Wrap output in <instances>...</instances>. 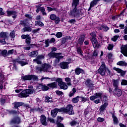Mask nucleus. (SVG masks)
Masks as SVG:
<instances>
[{
  "mask_svg": "<svg viewBox=\"0 0 127 127\" xmlns=\"http://www.w3.org/2000/svg\"><path fill=\"white\" fill-rule=\"evenodd\" d=\"M110 114H112V117L113 120L114 124L118 125L119 124V119H118V118L115 116V111L113 113L112 112H111Z\"/></svg>",
  "mask_w": 127,
  "mask_h": 127,
  "instance_id": "nucleus-23",
  "label": "nucleus"
},
{
  "mask_svg": "<svg viewBox=\"0 0 127 127\" xmlns=\"http://www.w3.org/2000/svg\"><path fill=\"white\" fill-rule=\"evenodd\" d=\"M57 112L58 113H68V115L72 116L75 113H74V110H73V105L72 104H69L66 106V108H61L60 109L55 108Z\"/></svg>",
  "mask_w": 127,
  "mask_h": 127,
  "instance_id": "nucleus-3",
  "label": "nucleus"
},
{
  "mask_svg": "<svg viewBox=\"0 0 127 127\" xmlns=\"http://www.w3.org/2000/svg\"><path fill=\"white\" fill-rule=\"evenodd\" d=\"M113 48H114V44H109L108 46L107 47L108 50H109V51H111V50H113Z\"/></svg>",
  "mask_w": 127,
  "mask_h": 127,
  "instance_id": "nucleus-50",
  "label": "nucleus"
},
{
  "mask_svg": "<svg viewBox=\"0 0 127 127\" xmlns=\"http://www.w3.org/2000/svg\"><path fill=\"white\" fill-rule=\"evenodd\" d=\"M76 90L75 88H73L72 89V91L69 92V94L68 95V97L69 98H72L74 95H75V93H76Z\"/></svg>",
  "mask_w": 127,
  "mask_h": 127,
  "instance_id": "nucleus-32",
  "label": "nucleus"
},
{
  "mask_svg": "<svg viewBox=\"0 0 127 127\" xmlns=\"http://www.w3.org/2000/svg\"><path fill=\"white\" fill-rule=\"evenodd\" d=\"M90 41L92 43V45L94 48H99L100 47V44L97 40V38L90 39Z\"/></svg>",
  "mask_w": 127,
  "mask_h": 127,
  "instance_id": "nucleus-15",
  "label": "nucleus"
},
{
  "mask_svg": "<svg viewBox=\"0 0 127 127\" xmlns=\"http://www.w3.org/2000/svg\"><path fill=\"white\" fill-rule=\"evenodd\" d=\"M4 79H5L4 75L0 72V82H4Z\"/></svg>",
  "mask_w": 127,
  "mask_h": 127,
  "instance_id": "nucleus-45",
  "label": "nucleus"
},
{
  "mask_svg": "<svg viewBox=\"0 0 127 127\" xmlns=\"http://www.w3.org/2000/svg\"><path fill=\"white\" fill-rule=\"evenodd\" d=\"M69 62H61L59 64V66L61 68V69H67L69 68Z\"/></svg>",
  "mask_w": 127,
  "mask_h": 127,
  "instance_id": "nucleus-17",
  "label": "nucleus"
},
{
  "mask_svg": "<svg viewBox=\"0 0 127 127\" xmlns=\"http://www.w3.org/2000/svg\"><path fill=\"white\" fill-rule=\"evenodd\" d=\"M12 105L13 106L12 108L14 110L8 111L10 115H18V114H19V108H20L22 106L27 110L28 109H31L29 104H25L22 102H14L12 104ZM14 110H17V111Z\"/></svg>",
  "mask_w": 127,
  "mask_h": 127,
  "instance_id": "nucleus-1",
  "label": "nucleus"
},
{
  "mask_svg": "<svg viewBox=\"0 0 127 127\" xmlns=\"http://www.w3.org/2000/svg\"><path fill=\"white\" fill-rule=\"evenodd\" d=\"M40 123L42 126H44L45 127L48 126V123L46 121V116H45V115H42L41 116Z\"/></svg>",
  "mask_w": 127,
  "mask_h": 127,
  "instance_id": "nucleus-16",
  "label": "nucleus"
},
{
  "mask_svg": "<svg viewBox=\"0 0 127 127\" xmlns=\"http://www.w3.org/2000/svg\"><path fill=\"white\" fill-rule=\"evenodd\" d=\"M16 60H17V63L18 64H20L21 66H25V65H27L28 64V63L23 62L22 61H19V59H16Z\"/></svg>",
  "mask_w": 127,
  "mask_h": 127,
  "instance_id": "nucleus-28",
  "label": "nucleus"
},
{
  "mask_svg": "<svg viewBox=\"0 0 127 127\" xmlns=\"http://www.w3.org/2000/svg\"><path fill=\"white\" fill-rule=\"evenodd\" d=\"M45 102L46 103H54L53 99H52V97H49L48 95L45 96Z\"/></svg>",
  "mask_w": 127,
  "mask_h": 127,
  "instance_id": "nucleus-27",
  "label": "nucleus"
},
{
  "mask_svg": "<svg viewBox=\"0 0 127 127\" xmlns=\"http://www.w3.org/2000/svg\"><path fill=\"white\" fill-rule=\"evenodd\" d=\"M85 85L88 87V88H92L93 87V83H92V80L90 78H88L85 81Z\"/></svg>",
  "mask_w": 127,
  "mask_h": 127,
  "instance_id": "nucleus-21",
  "label": "nucleus"
},
{
  "mask_svg": "<svg viewBox=\"0 0 127 127\" xmlns=\"http://www.w3.org/2000/svg\"><path fill=\"white\" fill-rule=\"evenodd\" d=\"M98 1H99L97 0H93L90 3V5H91V6L94 7L95 5H97V4H98Z\"/></svg>",
  "mask_w": 127,
  "mask_h": 127,
  "instance_id": "nucleus-42",
  "label": "nucleus"
},
{
  "mask_svg": "<svg viewBox=\"0 0 127 127\" xmlns=\"http://www.w3.org/2000/svg\"><path fill=\"white\" fill-rule=\"evenodd\" d=\"M22 39H25V43H26L27 45H29L30 47L31 48H33L34 46H36L35 44H30L31 43V37L28 34H23L21 35Z\"/></svg>",
  "mask_w": 127,
  "mask_h": 127,
  "instance_id": "nucleus-7",
  "label": "nucleus"
},
{
  "mask_svg": "<svg viewBox=\"0 0 127 127\" xmlns=\"http://www.w3.org/2000/svg\"><path fill=\"white\" fill-rule=\"evenodd\" d=\"M36 58L37 59H39V60H40L41 59H44V58H45V57H44V55H38Z\"/></svg>",
  "mask_w": 127,
  "mask_h": 127,
  "instance_id": "nucleus-63",
  "label": "nucleus"
},
{
  "mask_svg": "<svg viewBox=\"0 0 127 127\" xmlns=\"http://www.w3.org/2000/svg\"><path fill=\"white\" fill-rule=\"evenodd\" d=\"M96 99H100L102 103H109L108 101V96L106 95H103V92H96L95 95H92L90 97V101H94Z\"/></svg>",
  "mask_w": 127,
  "mask_h": 127,
  "instance_id": "nucleus-2",
  "label": "nucleus"
},
{
  "mask_svg": "<svg viewBox=\"0 0 127 127\" xmlns=\"http://www.w3.org/2000/svg\"><path fill=\"white\" fill-rule=\"evenodd\" d=\"M40 6H41V5L40 4H39L38 5L36 6V8H37V9L36 10V11L37 13H38L39 11H41V9H42V8L44 7H40Z\"/></svg>",
  "mask_w": 127,
  "mask_h": 127,
  "instance_id": "nucleus-39",
  "label": "nucleus"
},
{
  "mask_svg": "<svg viewBox=\"0 0 127 127\" xmlns=\"http://www.w3.org/2000/svg\"><path fill=\"white\" fill-rule=\"evenodd\" d=\"M79 3L80 0H72V7H73V8L70 10L69 15L70 16L76 17L78 15V13H77V6L79 5Z\"/></svg>",
  "mask_w": 127,
  "mask_h": 127,
  "instance_id": "nucleus-4",
  "label": "nucleus"
},
{
  "mask_svg": "<svg viewBox=\"0 0 127 127\" xmlns=\"http://www.w3.org/2000/svg\"><path fill=\"white\" fill-rule=\"evenodd\" d=\"M108 106H109V103L107 102L104 103L103 105H102L100 106V112L103 113V112H104V111H105V110H106V108H107V107H108Z\"/></svg>",
  "mask_w": 127,
  "mask_h": 127,
  "instance_id": "nucleus-25",
  "label": "nucleus"
},
{
  "mask_svg": "<svg viewBox=\"0 0 127 127\" xmlns=\"http://www.w3.org/2000/svg\"><path fill=\"white\" fill-rule=\"evenodd\" d=\"M50 19L54 20L56 24H59L60 23V17L57 16L56 14H52L50 15Z\"/></svg>",
  "mask_w": 127,
  "mask_h": 127,
  "instance_id": "nucleus-11",
  "label": "nucleus"
},
{
  "mask_svg": "<svg viewBox=\"0 0 127 127\" xmlns=\"http://www.w3.org/2000/svg\"><path fill=\"white\" fill-rule=\"evenodd\" d=\"M122 53L124 54V56L127 57V44L126 45H123L121 47Z\"/></svg>",
  "mask_w": 127,
  "mask_h": 127,
  "instance_id": "nucleus-18",
  "label": "nucleus"
},
{
  "mask_svg": "<svg viewBox=\"0 0 127 127\" xmlns=\"http://www.w3.org/2000/svg\"><path fill=\"white\" fill-rule=\"evenodd\" d=\"M49 43H50V42H49V39L45 40V44L46 45L44 46V47L47 48L49 47Z\"/></svg>",
  "mask_w": 127,
  "mask_h": 127,
  "instance_id": "nucleus-54",
  "label": "nucleus"
},
{
  "mask_svg": "<svg viewBox=\"0 0 127 127\" xmlns=\"http://www.w3.org/2000/svg\"><path fill=\"white\" fill-rule=\"evenodd\" d=\"M121 86H127V80L126 79H122L121 82Z\"/></svg>",
  "mask_w": 127,
  "mask_h": 127,
  "instance_id": "nucleus-53",
  "label": "nucleus"
},
{
  "mask_svg": "<svg viewBox=\"0 0 127 127\" xmlns=\"http://www.w3.org/2000/svg\"><path fill=\"white\" fill-rule=\"evenodd\" d=\"M63 54L61 53H53L51 54V56L49 57L50 58H52V59L56 58L55 60V64H58L59 62H60V60L63 59L64 57L62 55Z\"/></svg>",
  "mask_w": 127,
  "mask_h": 127,
  "instance_id": "nucleus-6",
  "label": "nucleus"
},
{
  "mask_svg": "<svg viewBox=\"0 0 127 127\" xmlns=\"http://www.w3.org/2000/svg\"><path fill=\"white\" fill-rule=\"evenodd\" d=\"M26 90V92L27 94V95H31L33 94V90L31 89H25Z\"/></svg>",
  "mask_w": 127,
  "mask_h": 127,
  "instance_id": "nucleus-48",
  "label": "nucleus"
},
{
  "mask_svg": "<svg viewBox=\"0 0 127 127\" xmlns=\"http://www.w3.org/2000/svg\"><path fill=\"white\" fill-rule=\"evenodd\" d=\"M3 10L2 8L0 7V15H6V16H8V17L12 15V17L14 19V20L17 17V11L16 10H9V9L7 10L6 11L7 15H6V13L2 11Z\"/></svg>",
  "mask_w": 127,
  "mask_h": 127,
  "instance_id": "nucleus-5",
  "label": "nucleus"
},
{
  "mask_svg": "<svg viewBox=\"0 0 127 127\" xmlns=\"http://www.w3.org/2000/svg\"><path fill=\"white\" fill-rule=\"evenodd\" d=\"M47 86H48L49 88L50 89H56L58 88L57 86V82H52L51 83H48Z\"/></svg>",
  "mask_w": 127,
  "mask_h": 127,
  "instance_id": "nucleus-22",
  "label": "nucleus"
},
{
  "mask_svg": "<svg viewBox=\"0 0 127 127\" xmlns=\"http://www.w3.org/2000/svg\"><path fill=\"white\" fill-rule=\"evenodd\" d=\"M29 95L27 94V93L26 92V90L25 89H24L23 91H22L21 92H20L18 94L19 98H27Z\"/></svg>",
  "mask_w": 127,
  "mask_h": 127,
  "instance_id": "nucleus-19",
  "label": "nucleus"
},
{
  "mask_svg": "<svg viewBox=\"0 0 127 127\" xmlns=\"http://www.w3.org/2000/svg\"><path fill=\"white\" fill-rule=\"evenodd\" d=\"M91 37L90 39H94L96 38V33L95 32H92L90 33Z\"/></svg>",
  "mask_w": 127,
  "mask_h": 127,
  "instance_id": "nucleus-62",
  "label": "nucleus"
},
{
  "mask_svg": "<svg viewBox=\"0 0 127 127\" xmlns=\"http://www.w3.org/2000/svg\"><path fill=\"white\" fill-rule=\"evenodd\" d=\"M106 72H107L106 64L103 63L102 64L99 68L97 70V73L100 74L101 76H105V75H106Z\"/></svg>",
  "mask_w": 127,
  "mask_h": 127,
  "instance_id": "nucleus-9",
  "label": "nucleus"
},
{
  "mask_svg": "<svg viewBox=\"0 0 127 127\" xmlns=\"http://www.w3.org/2000/svg\"><path fill=\"white\" fill-rule=\"evenodd\" d=\"M60 87V89L64 90V91L68 89V85L66 84V83L63 82L58 85Z\"/></svg>",
  "mask_w": 127,
  "mask_h": 127,
  "instance_id": "nucleus-24",
  "label": "nucleus"
},
{
  "mask_svg": "<svg viewBox=\"0 0 127 127\" xmlns=\"http://www.w3.org/2000/svg\"><path fill=\"white\" fill-rule=\"evenodd\" d=\"M22 81H37L38 77L36 75L33 74L31 75H25L21 76Z\"/></svg>",
  "mask_w": 127,
  "mask_h": 127,
  "instance_id": "nucleus-8",
  "label": "nucleus"
},
{
  "mask_svg": "<svg viewBox=\"0 0 127 127\" xmlns=\"http://www.w3.org/2000/svg\"><path fill=\"white\" fill-rule=\"evenodd\" d=\"M57 114H58V112L56 108L52 110L51 112V115L52 118H56V116H57Z\"/></svg>",
  "mask_w": 127,
  "mask_h": 127,
  "instance_id": "nucleus-30",
  "label": "nucleus"
},
{
  "mask_svg": "<svg viewBox=\"0 0 127 127\" xmlns=\"http://www.w3.org/2000/svg\"><path fill=\"white\" fill-rule=\"evenodd\" d=\"M35 25H39V26H44V23L41 21H35Z\"/></svg>",
  "mask_w": 127,
  "mask_h": 127,
  "instance_id": "nucleus-41",
  "label": "nucleus"
},
{
  "mask_svg": "<svg viewBox=\"0 0 127 127\" xmlns=\"http://www.w3.org/2000/svg\"><path fill=\"white\" fill-rule=\"evenodd\" d=\"M120 37L119 35H115L114 36L113 38H112L111 40L114 42H116L117 40H118V38Z\"/></svg>",
  "mask_w": 127,
  "mask_h": 127,
  "instance_id": "nucleus-47",
  "label": "nucleus"
},
{
  "mask_svg": "<svg viewBox=\"0 0 127 127\" xmlns=\"http://www.w3.org/2000/svg\"><path fill=\"white\" fill-rule=\"evenodd\" d=\"M113 95L115 97H120L123 95V91H122V89H120L119 87L115 88L113 91Z\"/></svg>",
  "mask_w": 127,
  "mask_h": 127,
  "instance_id": "nucleus-12",
  "label": "nucleus"
},
{
  "mask_svg": "<svg viewBox=\"0 0 127 127\" xmlns=\"http://www.w3.org/2000/svg\"><path fill=\"white\" fill-rule=\"evenodd\" d=\"M77 124V121H75V120H73L69 123V125L71 127H74V126H76Z\"/></svg>",
  "mask_w": 127,
  "mask_h": 127,
  "instance_id": "nucleus-56",
  "label": "nucleus"
},
{
  "mask_svg": "<svg viewBox=\"0 0 127 127\" xmlns=\"http://www.w3.org/2000/svg\"><path fill=\"white\" fill-rule=\"evenodd\" d=\"M33 62H36V63H37V64H38V65H40L42 63L41 62V61L39 60V59H37V58H36V59H34Z\"/></svg>",
  "mask_w": 127,
  "mask_h": 127,
  "instance_id": "nucleus-55",
  "label": "nucleus"
},
{
  "mask_svg": "<svg viewBox=\"0 0 127 127\" xmlns=\"http://www.w3.org/2000/svg\"><path fill=\"white\" fill-rule=\"evenodd\" d=\"M17 61L16 59L12 60V62L13 63V67L15 68V70L17 69V66H16V64L17 63Z\"/></svg>",
  "mask_w": 127,
  "mask_h": 127,
  "instance_id": "nucleus-43",
  "label": "nucleus"
},
{
  "mask_svg": "<svg viewBox=\"0 0 127 127\" xmlns=\"http://www.w3.org/2000/svg\"><path fill=\"white\" fill-rule=\"evenodd\" d=\"M56 82L58 83V85H59L62 84V83H63V80H62V78H58L56 80Z\"/></svg>",
  "mask_w": 127,
  "mask_h": 127,
  "instance_id": "nucleus-49",
  "label": "nucleus"
},
{
  "mask_svg": "<svg viewBox=\"0 0 127 127\" xmlns=\"http://www.w3.org/2000/svg\"><path fill=\"white\" fill-rule=\"evenodd\" d=\"M49 89H50V88H49L48 86L47 85L46 86L45 85V84H43V88L42 89V90H43L44 91H48Z\"/></svg>",
  "mask_w": 127,
  "mask_h": 127,
  "instance_id": "nucleus-51",
  "label": "nucleus"
},
{
  "mask_svg": "<svg viewBox=\"0 0 127 127\" xmlns=\"http://www.w3.org/2000/svg\"><path fill=\"white\" fill-rule=\"evenodd\" d=\"M79 99H80V96H77L76 97L72 98V103H73V104H77V103L79 102Z\"/></svg>",
  "mask_w": 127,
  "mask_h": 127,
  "instance_id": "nucleus-35",
  "label": "nucleus"
},
{
  "mask_svg": "<svg viewBox=\"0 0 127 127\" xmlns=\"http://www.w3.org/2000/svg\"><path fill=\"white\" fill-rule=\"evenodd\" d=\"M113 86L115 89L119 88V79H113L112 80Z\"/></svg>",
  "mask_w": 127,
  "mask_h": 127,
  "instance_id": "nucleus-26",
  "label": "nucleus"
},
{
  "mask_svg": "<svg viewBox=\"0 0 127 127\" xmlns=\"http://www.w3.org/2000/svg\"><path fill=\"white\" fill-rule=\"evenodd\" d=\"M113 69V70H115V71H116L117 73H118L119 74H120V75L122 76V77H124L126 76V73H127V71L123 70V69L120 68H118L116 67H114Z\"/></svg>",
  "mask_w": 127,
  "mask_h": 127,
  "instance_id": "nucleus-14",
  "label": "nucleus"
},
{
  "mask_svg": "<svg viewBox=\"0 0 127 127\" xmlns=\"http://www.w3.org/2000/svg\"><path fill=\"white\" fill-rule=\"evenodd\" d=\"M117 65H118L119 66H125L127 67V63H126L125 61H121L118 62L117 63Z\"/></svg>",
  "mask_w": 127,
  "mask_h": 127,
  "instance_id": "nucleus-29",
  "label": "nucleus"
},
{
  "mask_svg": "<svg viewBox=\"0 0 127 127\" xmlns=\"http://www.w3.org/2000/svg\"><path fill=\"white\" fill-rule=\"evenodd\" d=\"M36 53H37V51H34L31 52L30 53V57H36L37 55H36Z\"/></svg>",
  "mask_w": 127,
  "mask_h": 127,
  "instance_id": "nucleus-44",
  "label": "nucleus"
},
{
  "mask_svg": "<svg viewBox=\"0 0 127 127\" xmlns=\"http://www.w3.org/2000/svg\"><path fill=\"white\" fill-rule=\"evenodd\" d=\"M57 127H65V126H64V124L61 123H57Z\"/></svg>",
  "mask_w": 127,
  "mask_h": 127,
  "instance_id": "nucleus-64",
  "label": "nucleus"
},
{
  "mask_svg": "<svg viewBox=\"0 0 127 127\" xmlns=\"http://www.w3.org/2000/svg\"><path fill=\"white\" fill-rule=\"evenodd\" d=\"M24 32H30L32 31V29L30 27H25L23 28Z\"/></svg>",
  "mask_w": 127,
  "mask_h": 127,
  "instance_id": "nucleus-36",
  "label": "nucleus"
},
{
  "mask_svg": "<svg viewBox=\"0 0 127 127\" xmlns=\"http://www.w3.org/2000/svg\"><path fill=\"white\" fill-rule=\"evenodd\" d=\"M6 102V100L4 98H1V99L0 100V105L1 106H3V105L5 104Z\"/></svg>",
  "mask_w": 127,
  "mask_h": 127,
  "instance_id": "nucleus-58",
  "label": "nucleus"
},
{
  "mask_svg": "<svg viewBox=\"0 0 127 127\" xmlns=\"http://www.w3.org/2000/svg\"><path fill=\"white\" fill-rule=\"evenodd\" d=\"M47 122H50L51 124L55 123V120L53 118H48Z\"/></svg>",
  "mask_w": 127,
  "mask_h": 127,
  "instance_id": "nucleus-61",
  "label": "nucleus"
},
{
  "mask_svg": "<svg viewBox=\"0 0 127 127\" xmlns=\"http://www.w3.org/2000/svg\"><path fill=\"white\" fill-rule=\"evenodd\" d=\"M63 120H64V118L61 116H57V122L56 124H59L60 123H61Z\"/></svg>",
  "mask_w": 127,
  "mask_h": 127,
  "instance_id": "nucleus-37",
  "label": "nucleus"
},
{
  "mask_svg": "<svg viewBox=\"0 0 127 127\" xmlns=\"http://www.w3.org/2000/svg\"><path fill=\"white\" fill-rule=\"evenodd\" d=\"M5 39H6V38H3L2 40L0 39V43L2 44L3 45L6 44V41H5Z\"/></svg>",
  "mask_w": 127,
  "mask_h": 127,
  "instance_id": "nucleus-60",
  "label": "nucleus"
},
{
  "mask_svg": "<svg viewBox=\"0 0 127 127\" xmlns=\"http://www.w3.org/2000/svg\"><path fill=\"white\" fill-rule=\"evenodd\" d=\"M69 38H70V36H66L65 37L62 38V44H65L67 41L69 40Z\"/></svg>",
  "mask_w": 127,
  "mask_h": 127,
  "instance_id": "nucleus-34",
  "label": "nucleus"
},
{
  "mask_svg": "<svg viewBox=\"0 0 127 127\" xmlns=\"http://www.w3.org/2000/svg\"><path fill=\"white\" fill-rule=\"evenodd\" d=\"M102 28L104 29V31H107L110 29V28L107 25H103L102 26Z\"/></svg>",
  "mask_w": 127,
  "mask_h": 127,
  "instance_id": "nucleus-59",
  "label": "nucleus"
},
{
  "mask_svg": "<svg viewBox=\"0 0 127 127\" xmlns=\"http://www.w3.org/2000/svg\"><path fill=\"white\" fill-rule=\"evenodd\" d=\"M1 56H3V57H6L8 56L7 55V50H3L1 52Z\"/></svg>",
  "mask_w": 127,
  "mask_h": 127,
  "instance_id": "nucleus-38",
  "label": "nucleus"
},
{
  "mask_svg": "<svg viewBox=\"0 0 127 127\" xmlns=\"http://www.w3.org/2000/svg\"><path fill=\"white\" fill-rule=\"evenodd\" d=\"M0 38H7V32H1L0 33Z\"/></svg>",
  "mask_w": 127,
  "mask_h": 127,
  "instance_id": "nucleus-31",
  "label": "nucleus"
},
{
  "mask_svg": "<svg viewBox=\"0 0 127 127\" xmlns=\"http://www.w3.org/2000/svg\"><path fill=\"white\" fill-rule=\"evenodd\" d=\"M9 36L13 39L15 38V31L12 30L9 34Z\"/></svg>",
  "mask_w": 127,
  "mask_h": 127,
  "instance_id": "nucleus-40",
  "label": "nucleus"
},
{
  "mask_svg": "<svg viewBox=\"0 0 127 127\" xmlns=\"http://www.w3.org/2000/svg\"><path fill=\"white\" fill-rule=\"evenodd\" d=\"M75 73L76 75H79L80 74H84L85 73V70L84 69L80 68V67H77L75 69Z\"/></svg>",
  "mask_w": 127,
  "mask_h": 127,
  "instance_id": "nucleus-20",
  "label": "nucleus"
},
{
  "mask_svg": "<svg viewBox=\"0 0 127 127\" xmlns=\"http://www.w3.org/2000/svg\"><path fill=\"white\" fill-rule=\"evenodd\" d=\"M56 93L58 96H63L64 95V93L62 91H60V90H56Z\"/></svg>",
  "mask_w": 127,
  "mask_h": 127,
  "instance_id": "nucleus-52",
  "label": "nucleus"
},
{
  "mask_svg": "<svg viewBox=\"0 0 127 127\" xmlns=\"http://www.w3.org/2000/svg\"><path fill=\"white\" fill-rule=\"evenodd\" d=\"M86 39V36L84 34L81 35L77 40V44L80 46H82L84 44V42Z\"/></svg>",
  "mask_w": 127,
  "mask_h": 127,
  "instance_id": "nucleus-13",
  "label": "nucleus"
},
{
  "mask_svg": "<svg viewBox=\"0 0 127 127\" xmlns=\"http://www.w3.org/2000/svg\"><path fill=\"white\" fill-rule=\"evenodd\" d=\"M76 49L77 54H81V55H83L82 54V50L81 49V47H77Z\"/></svg>",
  "mask_w": 127,
  "mask_h": 127,
  "instance_id": "nucleus-57",
  "label": "nucleus"
},
{
  "mask_svg": "<svg viewBox=\"0 0 127 127\" xmlns=\"http://www.w3.org/2000/svg\"><path fill=\"white\" fill-rule=\"evenodd\" d=\"M51 50L52 51L49 53L48 54V57H50L51 56V54H53V53H55V51H57V47H52L51 48Z\"/></svg>",
  "mask_w": 127,
  "mask_h": 127,
  "instance_id": "nucleus-33",
  "label": "nucleus"
},
{
  "mask_svg": "<svg viewBox=\"0 0 127 127\" xmlns=\"http://www.w3.org/2000/svg\"><path fill=\"white\" fill-rule=\"evenodd\" d=\"M56 36L57 38H61L63 36V34L61 32H58L56 34Z\"/></svg>",
  "mask_w": 127,
  "mask_h": 127,
  "instance_id": "nucleus-46",
  "label": "nucleus"
},
{
  "mask_svg": "<svg viewBox=\"0 0 127 127\" xmlns=\"http://www.w3.org/2000/svg\"><path fill=\"white\" fill-rule=\"evenodd\" d=\"M21 124V119L18 116L14 117L9 122V124L12 125H20Z\"/></svg>",
  "mask_w": 127,
  "mask_h": 127,
  "instance_id": "nucleus-10",
  "label": "nucleus"
}]
</instances>
